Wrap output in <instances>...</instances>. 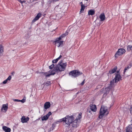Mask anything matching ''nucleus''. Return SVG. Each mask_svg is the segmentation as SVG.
<instances>
[{
	"label": "nucleus",
	"instance_id": "obj_42",
	"mask_svg": "<svg viewBox=\"0 0 132 132\" xmlns=\"http://www.w3.org/2000/svg\"><path fill=\"white\" fill-rule=\"evenodd\" d=\"M50 76H51L50 73V74H46V77H49Z\"/></svg>",
	"mask_w": 132,
	"mask_h": 132
},
{
	"label": "nucleus",
	"instance_id": "obj_41",
	"mask_svg": "<svg viewBox=\"0 0 132 132\" xmlns=\"http://www.w3.org/2000/svg\"><path fill=\"white\" fill-rule=\"evenodd\" d=\"M55 72H54V71L52 72L51 73H50L51 75H54L55 74Z\"/></svg>",
	"mask_w": 132,
	"mask_h": 132
},
{
	"label": "nucleus",
	"instance_id": "obj_29",
	"mask_svg": "<svg viewBox=\"0 0 132 132\" xmlns=\"http://www.w3.org/2000/svg\"><path fill=\"white\" fill-rule=\"evenodd\" d=\"M39 74L42 75V76L44 75L45 76H46V74H47L48 73L47 72H39Z\"/></svg>",
	"mask_w": 132,
	"mask_h": 132
},
{
	"label": "nucleus",
	"instance_id": "obj_16",
	"mask_svg": "<svg viewBox=\"0 0 132 132\" xmlns=\"http://www.w3.org/2000/svg\"><path fill=\"white\" fill-rule=\"evenodd\" d=\"M57 122H58L57 121L55 122H54L52 124V126L48 130V132H50L51 131L54 129L55 127L56 124L57 123Z\"/></svg>",
	"mask_w": 132,
	"mask_h": 132
},
{
	"label": "nucleus",
	"instance_id": "obj_3",
	"mask_svg": "<svg viewBox=\"0 0 132 132\" xmlns=\"http://www.w3.org/2000/svg\"><path fill=\"white\" fill-rule=\"evenodd\" d=\"M82 72L80 71L77 70H74L70 71L69 75V76H72L74 78H76L80 75L82 74Z\"/></svg>",
	"mask_w": 132,
	"mask_h": 132
},
{
	"label": "nucleus",
	"instance_id": "obj_14",
	"mask_svg": "<svg viewBox=\"0 0 132 132\" xmlns=\"http://www.w3.org/2000/svg\"><path fill=\"white\" fill-rule=\"evenodd\" d=\"M2 128L3 130L5 132H10L11 131V129L10 128L6 126L3 127Z\"/></svg>",
	"mask_w": 132,
	"mask_h": 132
},
{
	"label": "nucleus",
	"instance_id": "obj_11",
	"mask_svg": "<svg viewBox=\"0 0 132 132\" xmlns=\"http://www.w3.org/2000/svg\"><path fill=\"white\" fill-rule=\"evenodd\" d=\"M90 109L93 112H96L97 110L96 106L95 105L90 104Z\"/></svg>",
	"mask_w": 132,
	"mask_h": 132
},
{
	"label": "nucleus",
	"instance_id": "obj_52",
	"mask_svg": "<svg viewBox=\"0 0 132 132\" xmlns=\"http://www.w3.org/2000/svg\"><path fill=\"white\" fill-rule=\"evenodd\" d=\"M19 2H21V0H17Z\"/></svg>",
	"mask_w": 132,
	"mask_h": 132
},
{
	"label": "nucleus",
	"instance_id": "obj_26",
	"mask_svg": "<svg viewBox=\"0 0 132 132\" xmlns=\"http://www.w3.org/2000/svg\"><path fill=\"white\" fill-rule=\"evenodd\" d=\"M48 119V117L45 115L43 116L42 118V121L44 120H46Z\"/></svg>",
	"mask_w": 132,
	"mask_h": 132
},
{
	"label": "nucleus",
	"instance_id": "obj_47",
	"mask_svg": "<svg viewBox=\"0 0 132 132\" xmlns=\"http://www.w3.org/2000/svg\"><path fill=\"white\" fill-rule=\"evenodd\" d=\"M119 71H120V70H117V72H116V74H120V73L119 72Z\"/></svg>",
	"mask_w": 132,
	"mask_h": 132
},
{
	"label": "nucleus",
	"instance_id": "obj_6",
	"mask_svg": "<svg viewBox=\"0 0 132 132\" xmlns=\"http://www.w3.org/2000/svg\"><path fill=\"white\" fill-rule=\"evenodd\" d=\"M126 52V51L125 49L123 48H121L118 49V50L115 55V57H118V56L121 55L125 53Z\"/></svg>",
	"mask_w": 132,
	"mask_h": 132
},
{
	"label": "nucleus",
	"instance_id": "obj_40",
	"mask_svg": "<svg viewBox=\"0 0 132 132\" xmlns=\"http://www.w3.org/2000/svg\"><path fill=\"white\" fill-rule=\"evenodd\" d=\"M13 100L15 102H20V100L17 99H13Z\"/></svg>",
	"mask_w": 132,
	"mask_h": 132
},
{
	"label": "nucleus",
	"instance_id": "obj_22",
	"mask_svg": "<svg viewBox=\"0 0 132 132\" xmlns=\"http://www.w3.org/2000/svg\"><path fill=\"white\" fill-rule=\"evenodd\" d=\"M59 66V67L60 66L61 68V69H60V72L64 71L66 67L65 66H64V64H61Z\"/></svg>",
	"mask_w": 132,
	"mask_h": 132
},
{
	"label": "nucleus",
	"instance_id": "obj_23",
	"mask_svg": "<svg viewBox=\"0 0 132 132\" xmlns=\"http://www.w3.org/2000/svg\"><path fill=\"white\" fill-rule=\"evenodd\" d=\"M129 126H127L126 128V130L129 131L130 132H132V127Z\"/></svg>",
	"mask_w": 132,
	"mask_h": 132
},
{
	"label": "nucleus",
	"instance_id": "obj_38",
	"mask_svg": "<svg viewBox=\"0 0 132 132\" xmlns=\"http://www.w3.org/2000/svg\"><path fill=\"white\" fill-rule=\"evenodd\" d=\"M62 60L60 61H59V63L58 64H58V65H60L62 64Z\"/></svg>",
	"mask_w": 132,
	"mask_h": 132
},
{
	"label": "nucleus",
	"instance_id": "obj_44",
	"mask_svg": "<svg viewBox=\"0 0 132 132\" xmlns=\"http://www.w3.org/2000/svg\"><path fill=\"white\" fill-rule=\"evenodd\" d=\"M87 113H90L91 112V111L90 110H87Z\"/></svg>",
	"mask_w": 132,
	"mask_h": 132
},
{
	"label": "nucleus",
	"instance_id": "obj_10",
	"mask_svg": "<svg viewBox=\"0 0 132 132\" xmlns=\"http://www.w3.org/2000/svg\"><path fill=\"white\" fill-rule=\"evenodd\" d=\"M29 118L27 117L25 118L24 116H22L21 119V121L22 123H26L29 120Z\"/></svg>",
	"mask_w": 132,
	"mask_h": 132
},
{
	"label": "nucleus",
	"instance_id": "obj_4",
	"mask_svg": "<svg viewBox=\"0 0 132 132\" xmlns=\"http://www.w3.org/2000/svg\"><path fill=\"white\" fill-rule=\"evenodd\" d=\"M106 112L107 113L106 114V116H107L109 113V112L107 111V109H105L104 107L102 108L101 106L99 112L98 118L100 119L102 118Z\"/></svg>",
	"mask_w": 132,
	"mask_h": 132
},
{
	"label": "nucleus",
	"instance_id": "obj_31",
	"mask_svg": "<svg viewBox=\"0 0 132 132\" xmlns=\"http://www.w3.org/2000/svg\"><path fill=\"white\" fill-rule=\"evenodd\" d=\"M63 41H60L59 42V45L58 46V47H59L61 46H62V45L63 44Z\"/></svg>",
	"mask_w": 132,
	"mask_h": 132
},
{
	"label": "nucleus",
	"instance_id": "obj_17",
	"mask_svg": "<svg viewBox=\"0 0 132 132\" xmlns=\"http://www.w3.org/2000/svg\"><path fill=\"white\" fill-rule=\"evenodd\" d=\"M99 18L100 19L101 21H104L105 19V14L104 13H101L100 15Z\"/></svg>",
	"mask_w": 132,
	"mask_h": 132
},
{
	"label": "nucleus",
	"instance_id": "obj_15",
	"mask_svg": "<svg viewBox=\"0 0 132 132\" xmlns=\"http://www.w3.org/2000/svg\"><path fill=\"white\" fill-rule=\"evenodd\" d=\"M78 121V119H76L75 120H74L72 123L71 124L72 126L73 127H76L77 126V122Z\"/></svg>",
	"mask_w": 132,
	"mask_h": 132
},
{
	"label": "nucleus",
	"instance_id": "obj_30",
	"mask_svg": "<svg viewBox=\"0 0 132 132\" xmlns=\"http://www.w3.org/2000/svg\"><path fill=\"white\" fill-rule=\"evenodd\" d=\"M81 115L82 113L81 112H80L78 115V116L77 117L76 119H78H78H80V118H81Z\"/></svg>",
	"mask_w": 132,
	"mask_h": 132
},
{
	"label": "nucleus",
	"instance_id": "obj_50",
	"mask_svg": "<svg viewBox=\"0 0 132 132\" xmlns=\"http://www.w3.org/2000/svg\"><path fill=\"white\" fill-rule=\"evenodd\" d=\"M80 4H81V5H84L83 4L82 2H80Z\"/></svg>",
	"mask_w": 132,
	"mask_h": 132
},
{
	"label": "nucleus",
	"instance_id": "obj_49",
	"mask_svg": "<svg viewBox=\"0 0 132 132\" xmlns=\"http://www.w3.org/2000/svg\"><path fill=\"white\" fill-rule=\"evenodd\" d=\"M130 122L131 123V124L130 125H129V126L132 125V120L130 121Z\"/></svg>",
	"mask_w": 132,
	"mask_h": 132
},
{
	"label": "nucleus",
	"instance_id": "obj_5",
	"mask_svg": "<svg viewBox=\"0 0 132 132\" xmlns=\"http://www.w3.org/2000/svg\"><path fill=\"white\" fill-rule=\"evenodd\" d=\"M113 87L112 85H110V84H109L108 87H107L105 88H103L100 90L101 94H108L109 91Z\"/></svg>",
	"mask_w": 132,
	"mask_h": 132
},
{
	"label": "nucleus",
	"instance_id": "obj_45",
	"mask_svg": "<svg viewBox=\"0 0 132 132\" xmlns=\"http://www.w3.org/2000/svg\"><path fill=\"white\" fill-rule=\"evenodd\" d=\"M54 69L53 70H50L49 71H48V72L49 73H51L52 72L54 71Z\"/></svg>",
	"mask_w": 132,
	"mask_h": 132
},
{
	"label": "nucleus",
	"instance_id": "obj_37",
	"mask_svg": "<svg viewBox=\"0 0 132 132\" xmlns=\"http://www.w3.org/2000/svg\"><path fill=\"white\" fill-rule=\"evenodd\" d=\"M85 79H84V80L80 84V85L81 86H83L84 83H85Z\"/></svg>",
	"mask_w": 132,
	"mask_h": 132
},
{
	"label": "nucleus",
	"instance_id": "obj_8",
	"mask_svg": "<svg viewBox=\"0 0 132 132\" xmlns=\"http://www.w3.org/2000/svg\"><path fill=\"white\" fill-rule=\"evenodd\" d=\"M51 106V104L50 102H46L44 104V111H45L46 110L49 108Z\"/></svg>",
	"mask_w": 132,
	"mask_h": 132
},
{
	"label": "nucleus",
	"instance_id": "obj_24",
	"mask_svg": "<svg viewBox=\"0 0 132 132\" xmlns=\"http://www.w3.org/2000/svg\"><path fill=\"white\" fill-rule=\"evenodd\" d=\"M81 9H80V13L83 12L84 11V9L85 8V6L84 5H81Z\"/></svg>",
	"mask_w": 132,
	"mask_h": 132
},
{
	"label": "nucleus",
	"instance_id": "obj_2",
	"mask_svg": "<svg viewBox=\"0 0 132 132\" xmlns=\"http://www.w3.org/2000/svg\"><path fill=\"white\" fill-rule=\"evenodd\" d=\"M114 75H115V78L112 80L110 82V85H112L114 87V83H117L118 81L122 80V77L120 74H116V73H115Z\"/></svg>",
	"mask_w": 132,
	"mask_h": 132
},
{
	"label": "nucleus",
	"instance_id": "obj_39",
	"mask_svg": "<svg viewBox=\"0 0 132 132\" xmlns=\"http://www.w3.org/2000/svg\"><path fill=\"white\" fill-rule=\"evenodd\" d=\"M108 94H104L103 95V97L105 98L106 97V96Z\"/></svg>",
	"mask_w": 132,
	"mask_h": 132
},
{
	"label": "nucleus",
	"instance_id": "obj_46",
	"mask_svg": "<svg viewBox=\"0 0 132 132\" xmlns=\"http://www.w3.org/2000/svg\"><path fill=\"white\" fill-rule=\"evenodd\" d=\"M26 1H21L20 2L21 4H22L23 3L25 2Z\"/></svg>",
	"mask_w": 132,
	"mask_h": 132
},
{
	"label": "nucleus",
	"instance_id": "obj_20",
	"mask_svg": "<svg viewBox=\"0 0 132 132\" xmlns=\"http://www.w3.org/2000/svg\"><path fill=\"white\" fill-rule=\"evenodd\" d=\"M11 79V76H10L8 77V78L4 81L2 82V83L4 84H6L8 80L10 81Z\"/></svg>",
	"mask_w": 132,
	"mask_h": 132
},
{
	"label": "nucleus",
	"instance_id": "obj_19",
	"mask_svg": "<svg viewBox=\"0 0 132 132\" xmlns=\"http://www.w3.org/2000/svg\"><path fill=\"white\" fill-rule=\"evenodd\" d=\"M62 57V55H60L59 57L58 58L56 59H55L53 60L52 61V63H56Z\"/></svg>",
	"mask_w": 132,
	"mask_h": 132
},
{
	"label": "nucleus",
	"instance_id": "obj_54",
	"mask_svg": "<svg viewBox=\"0 0 132 132\" xmlns=\"http://www.w3.org/2000/svg\"><path fill=\"white\" fill-rule=\"evenodd\" d=\"M39 72H38L37 73H39Z\"/></svg>",
	"mask_w": 132,
	"mask_h": 132
},
{
	"label": "nucleus",
	"instance_id": "obj_33",
	"mask_svg": "<svg viewBox=\"0 0 132 132\" xmlns=\"http://www.w3.org/2000/svg\"><path fill=\"white\" fill-rule=\"evenodd\" d=\"M54 65L53 64H52L49 67V68L50 69H53V68H54Z\"/></svg>",
	"mask_w": 132,
	"mask_h": 132
},
{
	"label": "nucleus",
	"instance_id": "obj_7",
	"mask_svg": "<svg viewBox=\"0 0 132 132\" xmlns=\"http://www.w3.org/2000/svg\"><path fill=\"white\" fill-rule=\"evenodd\" d=\"M8 108V104L7 103L6 104H3L1 109V111L2 112H6Z\"/></svg>",
	"mask_w": 132,
	"mask_h": 132
},
{
	"label": "nucleus",
	"instance_id": "obj_43",
	"mask_svg": "<svg viewBox=\"0 0 132 132\" xmlns=\"http://www.w3.org/2000/svg\"><path fill=\"white\" fill-rule=\"evenodd\" d=\"M63 64H64V66L66 67V66L67 65V63L65 62V63H62Z\"/></svg>",
	"mask_w": 132,
	"mask_h": 132
},
{
	"label": "nucleus",
	"instance_id": "obj_48",
	"mask_svg": "<svg viewBox=\"0 0 132 132\" xmlns=\"http://www.w3.org/2000/svg\"><path fill=\"white\" fill-rule=\"evenodd\" d=\"M15 73V72H14L13 71V72H12V73H11V74H12L13 75V76L14 74Z\"/></svg>",
	"mask_w": 132,
	"mask_h": 132
},
{
	"label": "nucleus",
	"instance_id": "obj_1",
	"mask_svg": "<svg viewBox=\"0 0 132 132\" xmlns=\"http://www.w3.org/2000/svg\"><path fill=\"white\" fill-rule=\"evenodd\" d=\"M74 120V118L73 115H68L67 116L65 117L60 119L59 121H57V122H60L63 121L65 122V124H67L66 126L69 128L71 124L72 123Z\"/></svg>",
	"mask_w": 132,
	"mask_h": 132
},
{
	"label": "nucleus",
	"instance_id": "obj_32",
	"mask_svg": "<svg viewBox=\"0 0 132 132\" xmlns=\"http://www.w3.org/2000/svg\"><path fill=\"white\" fill-rule=\"evenodd\" d=\"M130 65V67H129V66H128L127 67L125 68V69H124V71H123V74H125V72H126V70H127V69H128L130 68L131 67V65Z\"/></svg>",
	"mask_w": 132,
	"mask_h": 132
},
{
	"label": "nucleus",
	"instance_id": "obj_25",
	"mask_svg": "<svg viewBox=\"0 0 132 132\" xmlns=\"http://www.w3.org/2000/svg\"><path fill=\"white\" fill-rule=\"evenodd\" d=\"M127 50L129 52L130 51H132V46L128 45L127 46Z\"/></svg>",
	"mask_w": 132,
	"mask_h": 132
},
{
	"label": "nucleus",
	"instance_id": "obj_12",
	"mask_svg": "<svg viewBox=\"0 0 132 132\" xmlns=\"http://www.w3.org/2000/svg\"><path fill=\"white\" fill-rule=\"evenodd\" d=\"M117 66L115 67L113 69L109 71L108 74V75L109 73L112 74L115 73L117 71Z\"/></svg>",
	"mask_w": 132,
	"mask_h": 132
},
{
	"label": "nucleus",
	"instance_id": "obj_18",
	"mask_svg": "<svg viewBox=\"0 0 132 132\" xmlns=\"http://www.w3.org/2000/svg\"><path fill=\"white\" fill-rule=\"evenodd\" d=\"M95 11L94 9H91L88 11V15H93L95 14Z\"/></svg>",
	"mask_w": 132,
	"mask_h": 132
},
{
	"label": "nucleus",
	"instance_id": "obj_27",
	"mask_svg": "<svg viewBox=\"0 0 132 132\" xmlns=\"http://www.w3.org/2000/svg\"><path fill=\"white\" fill-rule=\"evenodd\" d=\"M45 85H46V86H48L51 84V81H47L45 83H44Z\"/></svg>",
	"mask_w": 132,
	"mask_h": 132
},
{
	"label": "nucleus",
	"instance_id": "obj_28",
	"mask_svg": "<svg viewBox=\"0 0 132 132\" xmlns=\"http://www.w3.org/2000/svg\"><path fill=\"white\" fill-rule=\"evenodd\" d=\"M68 34V33H65L64 34H63L62 35H61L59 37H60L61 39L62 38Z\"/></svg>",
	"mask_w": 132,
	"mask_h": 132
},
{
	"label": "nucleus",
	"instance_id": "obj_36",
	"mask_svg": "<svg viewBox=\"0 0 132 132\" xmlns=\"http://www.w3.org/2000/svg\"><path fill=\"white\" fill-rule=\"evenodd\" d=\"M26 100L24 99H22L21 100H20V102H21L22 103H24L25 102Z\"/></svg>",
	"mask_w": 132,
	"mask_h": 132
},
{
	"label": "nucleus",
	"instance_id": "obj_34",
	"mask_svg": "<svg viewBox=\"0 0 132 132\" xmlns=\"http://www.w3.org/2000/svg\"><path fill=\"white\" fill-rule=\"evenodd\" d=\"M52 114V113L51 112H48V114H47L46 116L48 118L49 116Z\"/></svg>",
	"mask_w": 132,
	"mask_h": 132
},
{
	"label": "nucleus",
	"instance_id": "obj_53",
	"mask_svg": "<svg viewBox=\"0 0 132 132\" xmlns=\"http://www.w3.org/2000/svg\"><path fill=\"white\" fill-rule=\"evenodd\" d=\"M126 132H129V131H128L127 130H126Z\"/></svg>",
	"mask_w": 132,
	"mask_h": 132
},
{
	"label": "nucleus",
	"instance_id": "obj_35",
	"mask_svg": "<svg viewBox=\"0 0 132 132\" xmlns=\"http://www.w3.org/2000/svg\"><path fill=\"white\" fill-rule=\"evenodd\" d=\"M130 113L132 115V105L130 106L129 109Z\"/></svg>",
	"mask_w": 132,
	"mask_h": 132
},
{
	"label": "nucleus",
	"instance_id": "obj_13",
	"mask_svg": "<svg viewBox=\"0 0 132 132\" xmlns=\"http://www.w3.org/2000/svg\"><path fill=\"white\" fill-rule=\"evenodd\" d=\"M59 65L57 64L56 66L54 67V68L55 69L54 71L57 73H58L59 72H60V69L59 68Z\"/></svg>",
	"mask_w": 132,
	"mask_h": 132
},
{
	"label": "nucleus",
	"instance_id": "obj_51",
	"mask_svg": "<svg viewBox=\"0 0 132 132\" xmlns=\"http://www.w3.org/2000/svg\"><path fill=\"white\" fill-rule=\"evenodd\" d=\"M52 0L53 1L56 2V1H58V0Z\"/></svg>",
	"mask_w": 132,
	"mask_h": 132
},
{
	"label": "nucleus",
	"instance_id": "obj_21",
	"mask_svg": "<svg viewBox=\"0 0 132 132\" xmlns=\"http://www.w3.org/2000/svg\"><path fill=\"white\" fill-rule=\"evenodd\" d=\"M61 39V38L60 37H59L57 38L55 40V41L53 42L54 44L55 45L57 43H59L60 40Z\"/></svg>",
	"mask_w": 132,
	"mask_h": 132
},
{
	"label": "nucleus",
	"instance_id": "obj_9",
	"mask_svg": "<svg viewBox=\"0 0 132 132\" xmlns=\"http://www.w3.org/2000/svg\"><path fill=\"white\" fill-rule=\"evenodd\" d=\"M41 15L42 14L40 13H38L35 17V18L32 20L31 22L32 24L35 21L38 20L40 17Z\"/></svg>",
	"mask_w": 132,
	"mask_h": 132
}]
</instances>
